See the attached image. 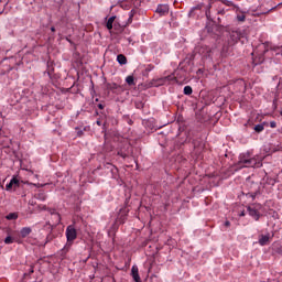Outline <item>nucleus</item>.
Segmentation results:
<instances>
[{
  "label": "nucleus",
  "mask_w": 282,
  "mask_h": 282,
  "mask_svg": "<svg viewBox=\"0 0 282 282\" xmlns=\"http://www.w3.org/2000/svg\"><path fill=\"white\" fill-rule=\"evenodd\" d=\"M50 236L46 237V243L51 240Z\"/></svg>",
  "instance_id": "nucleus-42"
},
{
  "label": "nucleus",
  "mask_w": 282,
  "mask_h": 282,
  "mask_svg": "<svg viewBox=\"0 0 282 282\" xmlns=\"http://www.w3.org/2000/svg\"><path fill=\"white\" fill-rule=\"evenodd\" d=\"M265 128L263 127V124L258 123L254 126L253 130L256 131V133H261V131H263Z\"/></svg>",
  "instance_id": "nucleus-23"
},
{
  "label": "nucleus",
  "mask_w": 282,
  "mask_h": 282,
  "mask_svg": "<svg viewBox=\"0 0 282 282\" xmlns=\"http://www.w3.org/2000/svg\"><path fill=\"white\" fill-rule=\"evenodd\" d=\"M20 186H21V182L19 181V178L13 176L11 181L6 185V191H12V188L17 191V188H19Z\"/></svg>",
  "instance_id": "nucleus-7"
},
{
  "label": "nucleus",
  "mask_w": 282,
  "mask_h": 282,
  "mask_svg": "<svg viewBox=\"0 0 282 282\" xmlns=\"http://www.w3.org/2000/svg\"><path fill=\"white\" fill-rule=\"evenodd\" d=\"M183 94L185 96H191V94H193V87L191 86H185L184 89H183Z\"/></svg>",
  "instance_id": "nucleus-22"
},
{
  "label": "nucleus",
  "mask_w": 282,
  "mask_h": 282,
  "mask_svg": "<svg viewBox=\"0 0 282 282\" xmlns=\"http://www.w3.org/2000/svg\"><path fill=\"white\" fill-rule=\"evenodd\" d=\"M77 237H78V231H76V227H74V225H69L66 228L67 243L63 248L64 252H69V248H72V243H74V241H76Z\"/></svg>",
  "instance_id": "nucleus-5"
},
{
  "label": "nucleus",
  "mask_w": 282,
  "mask_h": 282,
  "mask_svg": "<svg viewBox=\"0 0 282 282\" xmlns=\"http://www.w3.org/2000/svg\"><path fill=\"white\" fill-rule=\"evenodd\" d=\"M97 107H98V109H105V105H102V104H98Z\"/></svg>",
  "instance_id": "nucleus-35"
},
{
  "label": "nucleus",
  "mask_w": 282,
  "mask_h": 282,
  "mask_svg": "<svg viewBox=\"0 0 282 282\" xmlns=\"http://www.w3.org/2000/svg\"><path fill=\"white\" fill-rule=\"evenodd\" d=\"M6 219H8V221H17V219H19V213H10L6 216Z\"/></svg>",
  "instance_id": "nucleus-15"
},
{
  "label": "nucleus",
  "mask_w": 282,
  "mask_h": 282,
  "mask_svg": "<svg viewBox=\"0 0 282 282\" xmlns=\"http://www.w3.org/2000/svg\"><path fill=\"white\" fill-rule=\"evenodd\" d=\"M96 123L98 124V127H102V121L97 120Z\"/></svg>",
  "instance_id": "nucleus-37"
},
{
  "label": "nucleus",
  "mask_w": 282,
  "mask_h": 282,
  "mask_svg": "<svg viewBox=\"0 0 282 282\" xmlns=\"http://www.w3.org/2000/svg\"><path fill=\"white\" fill-rule=\"evenodd\" d=\"M133 14H135V10H131L130 13H129V23H131L133 21Z\"/></svg>",
  "instance_id": "nucleus-25"
},
{
  "label": "nucleus",
  "mask_w": 282,
  "mask_h": 282,
  "mask_svg": "<svg viewBox=\"0 0 282 282\" xmlns=\"http://www.w3.org/2000/svg\"><path fill=\"white\" fill-rule=\"evenodd\" d=\"M247 210H248L250 217H253V219H256V221H259V218L261 217V215L259 214V210H257L252 206H248Z\"/></svg>",
  "instance_id": "nucleus-11"
},
{
  "label": "nucleus",
  "mask_w": 282,
  "mask_h": 282,
  "mask_svg": "<svg viewBox=\"0 0 282 282\" xmlns=\"http://www.w3.org/2000/svg\"><path fill=\"white\" fill-rule=\"evenodd\" d=\"M198 72H202V68H198Z\"/></svg>",
  "instance_id": "nucleus-45"
},
{
  "label": "nucleus",
  "mask_w": 282,
  "mask_h": 282,
  "mask_svg": "<svg viewBox=\"0 0 282 282\" xmlns=\"http://www.w3.org/2000/svg\"><path fill=\"white\" fill-rule=\"evenodd\" d=\"M223 3H224V6H227L228 8H237V9H239V7H237L234 1L223 0Z\"/></svg>",
  "instance_id": "nucleus-20"
},
{
  "label": "nucleus",
  "mask_w": 282,
  "mask_h": 282,
  "mask_svg": "<svg viewBox=\"0 0 282 282\" xmlns=\"http://www.w3.org/2000/svg\"><path fill=\"white\" fill-rule=\"evenodd\" d=\"M232 47H235V45H230L228 44H224L223 50H221V56H224L226 58V56H230V54H232Z\"/></svg>",
  "instance_id": "nucleus-8"
},
{
  "label": "nucleus",
  "mask_w": 282,
  "mask_h": 282,
  "mask_svg": "<svg viewBox=\"0 0 282 282\" xmlns=\"http://www.w3.org/2000/svg\"><path fill=\"white\" fill-rule=\"evenodd\" d=\"M44 78L50 79L53 85H56V83H58V78H61V74L55 72H46L44 73Z\"/></svg>",
  "instance_id": "nucleus-6"
},
{
  "label": "nucleus",
  "mask_w": 282,
  "mask_h": 282,
  "mask_svg": "<svg viewBox=\"0 0 282 282\" xmlns=\"http://www.w3.org/2000/svg\"><path fill=\"white\" fill-rule=\"evenodd\" d=\"M217 14H223L224 15V14H226V10H224V9L223 10H218Z\"/></svg>",
  "instance_id": "nucleus-33"
},
{
  "label": "nucleus",
  "mask_w": 282,
  "mask_h": 282,
  "mask_svg": "<svg viewBox=\"0 0 282 282\" xmlns=\"http://www.w3.org/2000/svg\"><path fill=\"white\" fill-rule=\"evenodd\" d=\"M51 32H56V28L52 26Z\"/></svg>",
  "instance_id": "nucleus-40"
},
{
  "label": "nucleus",
  "mask_w": 282,
  "mask_h": 282,
  "mask_svg": "<svg viewBox=\"0 0 282 282\" xmlns=\"http://www.w3.org/2000/svg\"><path fill=\"white\" fill-rule=\"evenodd\" d=\"M237 21H239L240 23H243L246 22V13L241 12V13H238L237 17H236Z\"/></svg>",
  "instance_id": "nucleus-21"
},
{
  "label": "nucleus",
  "mask_w": 282,
  "mask_h": 282,
  "mask_svg": "<svg viewBox=\"0 0 282 282\" xmlns=\"http://www.w3.org/2000/svg\"><path fill=\"white\" fill-rule=\"evenodd\" d=\"M172 80H175V73L161 77L159 79V85H166L167 83H172Z\"/></svg>",
  "instance_id": "nucleus-9"
},
{
  "label": "nucleus",
  "mask_w": 282,
  "mask_h": 282,
  "mask_svg": "<svg viewBox=\"0 0 282 282\" xmlns=\"http://www.w3.org/2000/svg\"><path fill=\"white\" fill-rule=\"evenodd\" d=\"M113 21H116V17H110L106 23L107 30H113Z\"/></svg>",
  "instance_id": "nucleus-16"
},
{
  "label": "nucleus",
  "mask_w": 282,
  "mask_h": 282,
  "mask_svg": "<svg viewBox=\"0 0 282 282\" xmlns=\"http://www.w3.org/2000/svg\"><path fill=\"white\" fill-rule=\"evenodd\" d=\"M263 183L251 182L248 185L249 192L246 194V197H250L252 202H254L257 197H261V195H263Z\"/></svg>",
  "instance_id": "nucleus-4"
},
{
  "label": "nucleus",
  "mask_w": 282,
  "mask_h": 282,
  "mask_svg": "<svg viewBox=\"0 0 282 282\" xmlns=\"http://www.w3.org/2000/svg\"><path fill=\"white\" fill-rule=\"evenodd\" d=\"M118 155H120V158L123 160L127 158V153H124L122 150L118 151Z\"/></svg>",
  "instance_id": "nucleus-28"
},
{
  "label": "nucleus",
  "mask_w": 282,
  "mask_h": 282,
  "mask_svg": "<svg viewBox=\"0 0 282 282\" xmlns=\"http://www.w3.org/2000/svg\"><path fill=\"white\" fill-rule=\"evenodd\" d=\"M273 106H274V107L276 106V100L273 101Z\"/></svg>",
  "instance_id": "nucleus-43"
},
{
  "label": "nucleus",
  "mask_w": 282,
  "mask_h": 282,
  "mask_svg": "<svg viewBox=\"0 0 282 282\" xmlns=\"http://www.w3.org/2000/svg\"><path fill=\"white\" fill-rule=\"evenodd\" d=\"M29 274H34V267H31V268H30Z\"/></svg>",
  "instance_id": "nucleus-34"
},
{
  "label": "nucleus",
  "mask_w": 282,
  "mask_h": 282,
  "mask_svg": "<svg viewBox=\"0 0 282 282\" xmlns=\"http://www.w3.org/2000/svg\"><path fill=\"white\" fill-rule=\"evenodd\" d=\"M275 252H276L278 254H282V246L276 247V248H275Z\"/></svg>",
  "instance_id": "nucleus-31"
},
{
  "label": "nucleus",
  "mask_w": 282,
  "mask_h": 282,
  "mask_svg": "<svg viewBox=\"0 0 282 282\" xmlns=\"http://www.w3.org/2000/svg\"><path fill=\"white\" fill-rule=\"evenodd\" d=\"M156 13L160 14V17H166V14H169V6L159 4L156 8Z\"/></svg>",
  "instance_id": "nucleus-10"
},
{
  "label": "nucleus",
  "mask_w": 282,
  "mask_h": 282,
  "mask_svg": "<svg viewBox=\"0 0 282 282\" xmlns=\"http://www.w3.org/2000/svg\"><path fill=\"white\" fill-rule=\"evenodd\" d=\"M213 3H215V0H209L208 4H204V2L197 3L191 9L189 17H195L199 14V12H205L208 21H213V15L210 14V8H213Z\"/></svg>",
  "instance_id": "nucleus-2"
},
{
  "label": "nucleus",
  "mask_w": 282,
  "mask_h": 282,
  "mask_svg": "<svg viewBox=\"0 0 282 282\" xmlns=\"http://www.w3.org/2000/svg\"><path fill=\"white\" fill-rule=\"evenodd\" d=\"M187 63H191L189 59H185L184 62H181L180 65H178V68L182 70V72H188V67H186Z\"/></svg>",
  "instance_id": "nucleus-18"
},
{
  "label": "nucleus",
  "mask_w": 282,
  "mask_h": 282,
  "mask_svg": "<svg viewBox=\"0 0 282 282\" xmlns=\"http://www.w3.org/2000/svg\"><path fill=\"white\" fill-rule=\"evenodd\" d=\"M258 243H260V246H268V243H270V234L260 235Z\"/></svg>",
  "instance_id": "nucleus-12"
},
{
  "label": "nucleus",
  "mask_w": 282,
  "mask_h": 282,
  "mask_svg": "<svg viewBox=\"0 0 282 282\" xmlns=\"http://www.w3.org/2000/svg\"><path fill=\"white\" fill-rule=\"evenodd\" d=\"M32 234V228L30 227H24L20 230V235L22 237V239H25V237H29V235Z\"/></svg>",
  "instance_id": "nucleus-14"
},
{
  "label": "nucleus",
  "mask_w": 282,
  "mask_h": 282,
  "mask_svg": "<svg viewBox=\"0 0 282 282\" xmlns=\"http://www.w3.org/2000/svg\"><path fill=\"white\" fill-rule=\"evenodd\" d=\"M48 212L51 213V215H56L58 219H61V214L56 213L55 209H50Z\"/></svg>",
  "instance_id": "nucleus-29"
},
{
  "label": "nucleus",
  "mask_w": 282,
  "mask_h": 282,
  "mask_svg": "<svg viewBox=\"0 0 282 282\" xmlns=\"http://www.w3.org/2000/svg\"><path fill=\"white\" fill-rule=\"evenodd\" d=\"M225 226L228 228L230 226V221L229 220H226L225 221Z\"/></svg>",
  "instance_id": "nucleus-39"
},
{
  "label": "nucleus",
  "mask_w": 282,
  "mask_h": 282,
  "mask_svg": "<svg viewBox=\"0 0 282 282\" xmlns=\"http://www.w3.org/2000/svg\"><path fill=\"white\" fill-rule=\"evenodd\" d=\"M270 127L271 129H276V121H271Z\"/></svg>",
  "instance_id": "nucleus-32"
},
{
  "label": "nucleus",
  "mask_w": 282,
  "mask_h": 282,
  "mask_svg": "<svg viewBox=\"0 0 282 282\" xmlns=\"http://www.w3.org/2000/svg\"><path fill=\"white\" fill-rule=\"evenodd\" d=\"M248 39V31L246 29L241 30H232L229 32L228 36V45H237V43L240 41V43H243Z\"/></svg>",
  "instance_id": "nucleus-3"
},
{
  "label": "nucleus",
  "mask_w": 282,
  "mask_h": 282,
  "mask_svg": "<svg viewBox=\"0 0 282 282\" xmlns=\"http://www.w3.org/2000/svg\"><path fill=\"white\" fill-rule=\"evenodd\" d=\"M36 199H40L41 202H45V194L43 193L39 194Z\"/></svg>",
  "instance_id": "nucleus-27"
},
{
  "label": "nucleus",
  "mask_w": 282,
  "mask_h": 282,
  "mask_svg": "<svg viewBox=\"0 0 282 282\" xmlns=\"http://www.w3.org/2000/svg\"><path fill=\"white\" fill-rule=\"evenodd\" d=\"M239 217H246V212H241V213L239 214Z\"/></svg>",
  "instance_id": "nucleus-38"
},
{
  "label": "nucleus",
  "mask_w": 282,
  "mask_h": 282,
  "mask_svg": "<svg viewBox=\"0 0 282 282\" xmlns=\"http://www.w3.org/2000/svg\"><path fill=\"white\" fill-rule=\"evenodd\" d=\"M4 243H7V246H10V243H14V239L11 236H8L4 239Z\"/></svg>",
  "instance_id": "nucleus-24"
},
{
  "label": "nucleus",
  "mask_w": 282,
  "mask_h": 282,
  "mask_svg": "<svg viewBox=\"0 0 282 282\" xmlns=\"http://www.w3.org/2000/svg\"><path fill=\"white\" fill-rule=\"evenodd\" d=\"M85 128L83 130L76 128V131H77V135L80 138L84 133H85Z\"/></svg>",
  "instance_id": "nucleus-26"
},
{
  "label": "nucleus",
  "mask_w": 282,
  "mask_h": 282,
  "mask_svg": "<svg viewBox=\"0 0 282 282\" xmlns=\"http://www.w3.org/2000/svg\"><path fill=\"white\" fill-rule=\"evenodd\" d=\"M111 173H115V171H118V167H116V166H113V165H111Z\"/></svg>",
  "instance_id": "nucleus-36"
},
{
  "label": "nucleus",
  "mask_w": 282,
  "mask_h": 282,
  "mask_svg": "<svg viewBox=\"0 0 282 282\" xmlns=\"http://www.w3.org/2000/svg\"><path fill=\"white\" fill-rule=\"evenodd\" d=\"M263 164L257 156H252L250 152L241 153L239 155V161L236 164L238 169H261Z\"/></svg>",
  "instance_id": "nucleus-1"
},
{
  "label": "nucleus",
  "mask_w": 282,
  "mask_h": 282,
  "mask_svg": "<svg viewBox=\"0 0 282 282\" xmlns=\"http://www.w3.org/2000/svg\"><path fill=\"white\" fill-rule=\"evenodd\" d=\"M31 206H34L36 204L34 200H30Z\"/></svg>",
  "instance_id": "nucleus-41"
},
{
  "label": "nucleus",
  "mask_w": 282,
  "mask_h": 282,
  "mask_svg": "<svg viewBox=\"0 0 282 282\" xmlns=\"http://www.w3.org/2000/svg\"><path fill=\"white\" fill-rule=\"evenodd\" d=\"M131 275H132L133 281H135V282H142V280L140 279V274L138 273V267H137V265H133V267H132V269H131Z\"/></svg>",
  "instance_id": "nucleus-13"
},
{
  "label": "nucleus",
  "mask_w": 282,
  "mask_h": 282,
  "mask_svg": "<svg viewBox=\"0 0 282 282\" xmlns=\"http://www.w3.org/2000/svg\"><path fill=\"white\" fill-rule=\"evenodd\" d=\"M281 115H282V111H281Z\"/></svg>",
  "instance_id": "nucleus-46"
},
{
  "label": "nucleus",
  "mask_w": 282,
  "mask_h": 282,
  "mask_svg": "<svg viewBox=\"0 0 282 282\" xmlns=\"http://www.w3.org/2000/svg\"><path fill=\"white\" fill-rule=\"evenodd\" d=\"M117 61H118V64L119 65H127V56L122 55V54H119L117 56Z\"/></svg>",
  "instance_id": "nucleus-17"
},
{
  "label": "nucleus",
  "mask_w": 282,
  "mask_h": 282,
  "mask_svg": "<svg viewBox=\"0 0 282 282\" xmlns=\"http://www.w3.org/2000/svg\"><path fill=\"white\" fill-rule=\"evenodd\" d=\"M98 100H99V99H98V98H96V99H95V102H98Z\"/></svg>",
  "instance_id": "nucleus-44"
},
{
  "label": "nucleus",
  "mask_w": 282,
  "mask_h": 282,
  "mask_svg": "<svg viewBox=\"0 0 282 282\" xmlns=\"http://www.w3.org/2000/svg\"><path fill=\"white\" fill-rule=\"evenodd\" d=\"M260 48L263 50V54H265V52H268V45H265V44L260 45Z\"/></svg>",
  "instance_id": "nucleus-30"
},
{
  "label": "nucleus",
  "mask_w": 282,
  "mask_h": 282,
  "mask_svg": "<svg viewBox=\"0 0 282 282\" xmlns=\"http://www.w3.org/2000/svg\"><path fill=\"white\" fill-rule=\"evenodd\" d=\"M126 83L130 87H133V85H135V78L133 77V75H129L128 77H126Z\"/></svg>",
  "instance_id": "nucleus-19"
}]
</instances>
